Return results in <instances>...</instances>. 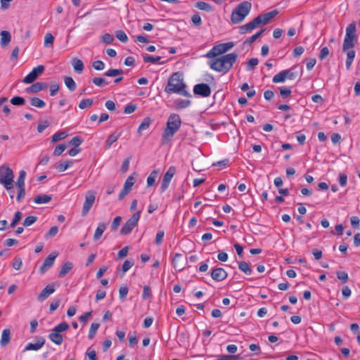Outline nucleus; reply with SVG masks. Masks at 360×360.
Listing matches in <instances>:
<instances>
[{
	"label": "nucleus",
	"instance_id": "7",
	"mask_svg": "<svg viewBox=\"0 0 360 360\" xmlns=\"http://www.w3.org/2000/svg\"><path fill=\"white\" fill-rule=\"evenodd\" d=\"M267 23L268 22L266 20L264 15L263 14H260L250 22L240 26L239 27V33L240 34H244L248 32H250L253 30L258 27L260 25H266Z\"/></svg>",
	"mask_w": 360,
	"mask_h": 360
},
{
	"label": "nucleus",
	"instance_id": "11",
	"mask_svg": "<svg viewBox=\"0 0 360 360\" xmlns=\"http://www.w3.org/2000/svg\"><path fill=\"white\" fill-rule=\"evenodd\" d=\"M96 199V192L88 191L85 195V200L82 210L81 215L86 216L92 207Z\"/></svg>",
	"mask_w": 360,
	"mask_h": 360
},
{
	"label": "nucleus",
	"instance_id": "3",
	"mask_svg": "<svg viewBox=\"0 0 360 360\" xmlns=\"http://www.w3.org/2000/svg\"><path fill=\"white\" fill-rule=\"evenodd\" d=\"M181 124L180 116L178 114L172 113L169 116L167 122V127L165 129L161 139L162 144H166L170 139L179 130Z\"/></svg>",
	"mask_w": 360,
	"mask_h": 360
},
{
	"label": "nucleus",
	"instance_id": "35",
	"mask_svg": "<svg viewBox=\"0 0 360 360\" xmlns=\"http://www.w3.org/2000/svg\"><path fill=\"white\" fill-rule=\"evenodd\" d=\"M239 269L244 272L247 275H250L252 274V269L249 265V264L245 261H242L238 264Z\"/></svg>",
	"mask_w": 360,
	"mask_h": 360
},
{
	"label": "nucleus",
	"instance_id": "27",
	"mask_svg": "<svg viewBox=\"0 0 360 360\" xmlns=\"http://www.w3.org/2000/svg\"><path fill=\"white\" fill-rule=\"evenodd\" d=\"M1 45L2 46H7L11 41V36L9 32L3 30L1 32Z\"/></svg>",
	"mask_w": 360,
	"mask_h": 360
},
{
	"label": "nucleus",
	"instance_id": "46",
	"mask_svg": "<svg viewBox=\"0 0 360 360\" xmlns=\"http://www.w3.org/2000/svg\"><path fill=\"white\" fill-rule=\"evenodd\" d=\"M72 162L71 160H68V161H66L65 162H61L60 164H58L57 166H56V169L59 171V172H64L65 170H66L68 167H70V166H72Z\"/></svg>",
	"mask_w": 360,
	"mask_h": 360
},
{
	"label": "nucleus",
	"instance_id": "54",
	"mask_svg": "<svg viewBox=\"0 0 360 360\" xmlns=\"http://www.w3.org/2000/svg\"><path fill=\"white\" fill-rule=\"evenodd\" d=\"M37 220V217L36 216H29L24 220L23 225L25 226H30L35 223Z\"/></svg>",
	"mask_w": 360,
	"mask_h": 360
},
{
	"label": "nucleus",
	"instance_id": "23",
	"mask_svg": "<svg viewBox=\"0 0 360 360\" xmlns=\"http://www.w3.org/2000/svg\"><path fill=\"white\" fill-rule=\"evenodd\" d=\"M11 341V330L8 328L3 330L0 340L1 347L6 346Z\"/></svg>",
	"mask_w": 360,
	"mask_h": 360
},
{
	"label": "nucleus",
	"instance_id": "60",
	"mask_svg": "<svg viewBox=\"0 0 360 360\" xmlns=\"http://www.w3.org/2000/svg\"><path fill=\"white\" fill-rule=\"evenodd\" d=\"M93 83L98 86H103L108 84L103 78L94 77L92 80Z\"/></svg>",
	"mask_w": 360,
	"mask_h": 360
},
{
	"label": "nucleus",
	"instance_id": "5",
	"mask_svg": "<svg viewBox=\"0 0 360 360\" xmlns=\"http://www.w3.org/2000/svg\"><path fill=\"white\" fill-rule=\"evenodd\" d=\"M357 41L356 35V25L354 22L350 23L346 28V34L344 39L342 51L343 52L353 48Z\"/></svg>",
	"mask_w": 360,
	"mask_h": 360
},
{
	"label": "nucleus",
	"instance_id": "40",
	"mask_svg": "<svg viewBox=\"0 0 360 360\" xmlns=\"http://www.w3.org/2000/svg\"><path fill=\"white\" fill-rule=\"evenodd\" d=\"M158 172L156 170H153L150 174V175L147 178V186L148 187H150V186H152L153 185H154V184L155 182V179L158 176Z\"/></svg>",
	"mask_w": 360,
	"mask_h": 360
},
{
	"label": "nucleus",
	"instance_id": "19",
	"mask_svg": "<svg viewBox=\"0 0 360 360\" xmlns=\"http://www.w3.org/2000/svg\"><path fill=\"white\" fill-rule=\"evenodd\" d=\"M123 74V70L122 69H109L104 73V76L106 77H115L120 75L119 77L115 78L114 80L115 83H119L123 79V77L122 76Z\"/></svg>",
	"mask_w": 360,
	"mask_h": 360
},
{
	"label": "nucleus",
	"instance_id": "28",
	"mask_svg": "<svg viewBox=\"0 0 360 360\" xmlns=\"http://www.w3.org/2000/svg\"><path fill=\"white\" fill-rule=\"evenodd\" d=\"M73 267L72 262H67L64 263L59 271L58 276L60 278L64 277Z\"/></svg>",
	"mask_w": 360,
	"mask_h": 360
},
{
	"label": "nucleus",
	"instance_id": "4",
	"mask_svg": "<svg viewBox=\"0 0 360 360\" xmlns=\"http://www.w3.org/2000/svg\"><path fill=\"white\" fill-rule=\"evenodd\" d=\"M252 8L250 2L245 1L239 4L232 11L231 20L233 24L241 22L250 13Z\"/></svg>",
	"mask_w": 360,
	"mask_h": 360
},
{
	"label": "nucleus",
	"instance_id": "33",
	"mask_svg": "<svg viewBox=\"0 0 360 360\" xmlns=\"http://www.w3.org/2000/svg\"><path fill=\"white\" fill-rule=\"evenodd\" d=\"M51 196L48 195H37L34 198V202L36 204H45L51 200Z\"/></svg>",
	"mask_w": 360,
	"mask_h": 360
},
{
	"label": "nucleus",
	"instance_id": "36",
	"mask_svg": "<svg viewBox=\"0 0 360 360\" xmlns=\"http://www.w3.org/2000/svg\"><path fill=\"white\" fill-rule=\"evenodd\" d=\"M265 31V29H262L260 31L257 32L252 36H251L249 39H246L244 41V44L250 45L254 41H255Z\"/></svg>",
	"mask_w": 360,
	"mask_h": 360
},
{
	"label": "nucleus",
	"instance_id": "9",
	"mask_svg": "<svg viewBox=\"0 0 360 360\" xmlns=\"http://www.w3.org/2000/svg\"><path fill=\"white\" fill-rule=\"evenodd\" d=\"M233 46L234 44L231 41L215 45L207 53L206 56L207 58H214L221 55L233 48Z\"/></svg>",
	"mask_w": 360,
	"mask_h": 360
},
{
	"label": "nucleus",
	"instance_id": "30",
	"mask_svg": "<svg viewBox=\"0 0 360 360\" xmlns=\"http://www.w3.org/2000/svg\"><path fill=\"white\" fill-rule=\"evenodd\" d=\"M345 53H347V59H346V68L347 70H349L351 65L354 60L355 57V51L354 50H347Z\"/></svg>",
	"mask_w": 360,
	"mask_h": 360
},
{
	"label": "nucleus",
	"instance_id": "52",
	"mask_svg": "<svg viewBox=\"0 0 360 360\" xmlns=\"http://www.w3.org/2000/svg\"><path fill=\"white\" fill-rule=\"evenodd\" d=\"M58 232V228L56 226H52L50 230L46 233L45 238L49 239L55 236Z\"/></svg>",
	"mask_w": 360,
	"mask_h": 360
},
{
	"label": "nucleus",
	"instance_id": "62",
	"mask_svg": "<svg viewBox=\"0 0 360 360\" xmlns=\"http://www.w3.org/2000/svg\"><path fill=\"white\" fill-rule=\"evenodd\" d=\"M22 218V213L20 211H18L15 213L14 217L13 219V221L11 224V227H15L17 224V223Z\"/></svg>",
	"mask_w": 360,
	"mask_h": 360
},
{
	"label": "nucleus",
	"instance_id": "31",
	"mask_svg": "<svg viewBox=\"0 0 360 360\" xmlns=\"http://www.w3.org/2000/svg\"><path fill=\"white\" fill-rule=\"evenodd\" d=\"M30 101L32 106L38 108H43L46 106V103L38 97H32Z\"/></svg>",
	"mask_w": 360,
	"mask_h": 360
},
{
	"label": "nucleus",
	"instance_id": "56",
	"mask_svg": "<svg viewBox=\"0 0 360 360\" xmlns=\"http://www.w3.org/2000/svg\"><path fill=\"white\" fill-rule=\"evenodd\" d=\"M134 262L133 260L127 259L124 262L122 266V272L126 273L133 265Z\"/></svg>",
	"mask_w": 360,
	"mask_h": 360
},
{
	"label": "nucleus",
	"instance_id": "32",
	"mask_svg": "<svg viewBox=\"0 0 360 360\" xmlns=\"http://www.w3.org/2000/svg\"><path fill=\"white\" fill-rule=\"evenodd\" d=\"M195 7L198 8L199 10L207 11V12H211L212 11L213 8L212 5L210 4L205 2V1H198L195 4Z\"/></svg>",
	"mask_w": 360,
	"mask_h": 360
},
{
	"label": "nucleus",
	"instance_id": "44",
	"mask_svg": "<svg viewBox=\"0 0 360 360\" xmlns=\"http://www.w3.org/2000/svg\"><path fill=\"white\" fill-rule=\"evenodd\" d=\"M69 328V325L66 322H62L58 325L56 326L53 328V331H56L58 333H61L66 331Z\"/></svg>",
	"mask_w": 360,
	"mask_h": 360
},
{
	"label": "nucleus",
	"instance_id": "43",
	"mask_svg": "<svg viewBox=\"0 0 360 360\" xmlns=\"http://www.w3.org/2000/svg\"><path fill=\"white\" fill-rule=\"evenodd\" d=\"M93 100L91 98L82 99L79 103L80 109H84L91 107L93 105Z\"/></svg>",
	"mask_w": 360,
	"mask_h": 360
},
{
	"label": "nucleus",
	"instance_id": "16",
	"mask_svg": "<svg viewBox=\"0 0 360 360\" xmlns=\"http://www.w3.org/2000/svg\"><path fill=\"white\" fill-rule=\"evenodd\" d=\"M228 276L225 269L221 267H214L210 271L211 278L217 282L222 281L226 278Z\"/></svg>",
	"mask_w": 360,
	"mask_h": 360
},
{
	"label": "nucleus",
	"instance_id": "14",
	"mask_svg": "<svg viewBox=\"0 0 360 360\" xmlns=\"http://www.w3.org/2000/svg\"><path fill=\"white\" fill-rule=\"evenodd\" d=\"M58 255V253L57 252H52L48 255L39 269V271L41 274H44L49 268L53 265L55 259Z\"/></svg>",
	"mask_w": 360,
	"mask_h": 360
},
{
	"label": "nucleus",
	"instance_id": "55",
	"mask_svg": "<svg viewBox=\"0 0 360 360\" xmlns=\"http://www.w3.org/2000/svg\"><path fill=\"white\" fill-rule=\"evenodd\" d=\"M216 360H242L239 355H222Z\"/></svg>",
	"mask_w": 360,
	"mask_h": 360
},
{
	"label": "nucleus",
	"instance_id": "45",
	"mask_svg": "<svg viewBox=\"0 0 360 360\" xmlns=\"http://www.w3.org/2000/svg\"><path fill=\"white\" fill-rule=\"evenodd\" d=\"M11 103L14 105H23L25 103V99L21 96H14L11 99Z\"/></svg>",
	"mask_w": 360,
	"mask_h": 360
},
{
	"label": "nucleus",
	"instance_id": "58",
	"mask_svg": "<svg viewBox=\"0 0 360 360\" xmlns=\"http://www.w3.org/2000/svg\"><path fill=\"white\" fill-rule=\"evenodd\" d=\"M113 40V37L109 33H105L101 37V41L106 44H111Z\"/></svg>",
	"mask_w": 360,
	"mask_h": 360
},
{
	"label": "nucleus",
	"instance_id": "64",
	"mask_svg": "<svg viewBox=\"0 0 360 360\" xmlns=\"http://www.w3.org/2000/svg\"><path fill=\"white\" fill-rule=\"evenodd\" d=\"M121 221L122 218L120 216H117L114 219L111 224L112 231H116L118 229L119 226L120 225Z\"/></svg>",
	"mask_w": 360,
	"mask_h": 360
},
{
	"label": "nucleus",
	"instance_id": "37",
	"mask_svg": "<svg viewBox=\"0 0 360 360\" xmlns=\"http://www.w3.org/2000/svg\"><path fill=\"white\" fill-rule=\"evenodd\" d=\"M99 326H100V324L98 323H91L90 328H89V335H88V338L89 339H93L95 337Z\"/></svg>",
	"mask_w": 360,
	"mask_h": 360
},
{
	"label": "nucleus",
	"instance_id": "42",
	"mask_svg": "<svg viewBox=\"0 0 360 360\" xmlns=\"http://www.w3.org/2000/svg\"><path fill=\"white\" fill-rule=\"evenodd\" d=\"M280 95L283 98H286L291 94V88L289 86L279 87Z\"/></svg>",
	"mask_w": 360,
	"mask_h": 360
},
{
	"label": "nucleus",
	"instance_id": "15",
	"mask_svg": "<svg viewBox=\"0 0 360 360\" xmlns=\"http://www.w3.org/2000/svg\"><path fill=\"white\" fill-rule=\"evenodd\" d=\"M193 93L202 97H208L211 94V89L207 84L200 83L194 86Z\"/></svg>",
	"mask_w": 360,
	"mask_h": 360
},
{
	"label": "nucleus",
	"instance_id": "48",
	"mask_svg": "<svg viewBox=\"0 0 360 360\" xmlns=\"http://www.w3.org/2000/svg\"><path fill=\"white\" fill-rule=\"evenodd\" d=\"M54 41V37L52 34L46 33L44 37V46L49 47L53 45Z\"/></svg>",
	"mask_w": 360,
	"mask_h": 360
},
{
	"label": "nucleus",
	"instance_id": "26",
	"mask_svg": "<svg viewBox=\"0 0 360 360\" xmlns=\"http://www.w3.org/2000/svg\"><path fill=\"white\" fill-rule=\"evenodd\" d=\"M106 224L99 223L94 235V240H98L106 229Z\"/></svg>",
	"mask_w": 360,
	"mask_h": 360
},
{
	"label": "nucleus",
	"instance_id": "47",
	"mask_svg": "<svg viewBox=\"0 0 360 360\" xmlns=\"http://www.w3.org/2000/svg\"><path fill=\"white\" fill-rule=\"evenodd\" d=\"M161 58H162L161 56L153 57V56H150V55H146V56H143L144 62H146V63H158V62H160Z\"/></svg>",
	"mask_w": 360,
	"mask_h": 360
},
{
	"label": "nucleus",
	"instance_id": "49",
	"mask_svg": "<svg viewBox=\"0 0 360 360\" xmlns=\"http://www.w3.org/2000/svg\"><path fill=\"white\" fill-rule=\"evenodd\" d=\"M134 184V178L132 176H128V178L126 179L124 184V188L128 191H131L133 185Z\"/></svg>",
	"mask_w": 360,
	"mask_h": 360
},
{
	"label": "nucleus",
	"instance_id": "25",
	"mask_svg": "<svg viewBox=\"0 0 360 360\" xmlns=\"http://www.w3.org/2000/svg\"><path fill=\"white\" fill-rule=\"evenodd\" d=\"M71 63H72V65L73 66L74 70L76 72H77V73H82V72L84 66L83 62L80 59H78L77 58H74L72 60Z\"/></svg>",
	"mask_w": 360,
	"mask_h": 360
},
{
	"label": "nucleus",
	"instance_id": "39",
	"mask_svg": "<svg viewBox=\"0 0 360 360\" xmlns=\"http://www.w3.org/2000/svg\"><path fill=\"white\" fill-rule=\"evenodd\" d=\"M191 102L190 100H178L176 103V109H184L190 106Z\"/></svg>",
	"mask_w": 360,
	"mask_h": 360
},
{
	"label": "nucleus",
	"instance_id": "41",
	"mask_svg": "<svg viewBox=\"0 0 360 360\" xmlns=\"http://www.w3.org/2000/svg\"><path fill=\"white\" fill-rule=\"evenodd\" d=\"M65 84L66 86L69 89L70 91H75L76 89V83L74 81V79L70 77H65Z\"/></svg>",
	"mask_w": 360,
	"mask_h": 360
},
{
	"label": "nucleus",
	"instance_id": "53",
	"mask_svg": "<svg viewBox=\"0 0 360 360\" xmlns=\"http://www.w3.org/2000/svg\"><path fill=\"white\" fill-rule=\"evenodd\" d=\"M259 60L256 58H252L248 62L247 70H252L258 65Z\"/></svg>",
	"mask_w": 360,
	"mask_h": 360
},
{
	"label": "nucleus",
	"instance_id": "51",
	"mask_svg": "<svg viewBox=\"0 0 360 360\" xmlns=\"http://www.w3.org/2000/svg\"><path fill=\"white\" fill-rule=\"evenodd\" d=\"M83 142V139H81L79 136H74L70 141L69 145L74 146V147L78 148L82 143Z\"/></svg>",
	"mask_w": 360,
	"mask_h": 360
},
{
	"label": "nucleus",
	"instance_id": "22",
	"mask_svg": "<svg viewBox=\"0 0 360 360\" xmlns=\"http://www.w3.org/2000/svg\"><path fill=\"white\" fill-rule=\"evenodd\" d=\"M120 136L121 132L119 131H114L113 133L110 134L105 143V149H109L111 147L112 144L117 141Z\"/></svg>",
	"mask_w": 360,
	"mask_h": 360
},
{
	"label": "nucleus",
	"instance_id": "17",
	"mask_svg": "<svg viewBox=\"0 0 360 360\" xmlns=\"http://www.w3.org/2000/svg\"><path fill=\"white\" fill-rule=\"evenodd\" d=\"M55 285L53 283L47 285L37 296V300L42 302L48 298L55 292Z\"/></svg>",
	"mask_w": 360,
	"mask_h": 360
},
{
	"label": "nucleus",
	"instance_id": "21",
	"mask_svg": "<svg viewBox=\"0 0 360 360\" xmlns=\"http://www.w3.org/2000/svg\"><path fill=\"white\" fill-rule=\"evenodd\" d=\"M183 259V256L180 253H176L172 259V264L174 268L179 271H182L184 269V266L181 263V260Z\"/></svg>",
	"mask_w": 360,
	"mask_h": 360
},
{
	"label": "nucleus",
	"instance_id": "61",
	"mask_svg": "<svg viewBox=\"0 0 360 360\" xmlns=\"http://www.w3.org/2000/svg\"><path fill=\"white\" fill-rule=\"evenodd\" d=\"M278 13V10L275 9L270 12L264 13L266 20L269 22L272 18H274Z\"/></svg>",
	"mask_w": 360,
	"mask_h": 360
},
{
	"label": "nucleus",
	"instance_id": "2",
	"mask_svg": "<svg viewBox=\"0 0 360 360\" xmlns=\"http://www.w3.org/2000/svg\"><path fill=\"white\" fill-rule=\"evenodd\" d=\"M237 58V53H228L212 60L210 65L212 70L217 72L226 73L232 68Z\"/></svg>",
	"mask_w": 360,
	"mask_h": 360
},
{
	"label": "nucleus",
	"instance_id": "12",
	"mask_svg": "<svg viewBox=\"0 0 360 360\" xmlns=\"http://www.w3.org/2000/svg\"><path fill=\"white\" fill-rule=\"evenodd\" d=\"M176 173V168L173 166L169 167L165 174L160 186V192L164 193L169 187L171 180Z\"/></svg>",
	"mask_w": 360,
	"mask_h": 360
},
{
	"label": "nucleus",
	"instance_id": "34",
	"mask_svg": "<svg viewBox=\"0 0 360 360\" xmlns=\"http://www.w3.org/2000/svg\"><path fill=\"white\" fill-rule=\"evenodd\" d=\"M26 176V172L25 170H20L19 172V176L18 177L17 181L15 182V185L17 188L25 187V180Z\"/></svg>",
	"mask_w": 360,
	"mask_h": 360
},
{
	"label": "nucleus",
	"instance_id": "29",
	"mask_svg": "<svg viewBox=\"0 0 360 360\" xmlns=\"http://www.w3.org/2000/svg\"><path fill=\"white\" fill-rule=\"evenodd\" d=\"M151 122H152V120L149 117L144 118L143 122L139 126L137 132L139 134H141L143 131L146 130L147 129L149 128Z\"/></svg>",
	"mask_w": 360,
	"mask_h": 360
},
{
	"label": "nucleus",
	"instance_id": "6",
	"mask_svg": "<svg viewBox=\"0 0 360 360\" xmlns=\"http://www.w3.org/2000/svg\"><path fill=\"white\" fill-rule=\"evenodd\" d=\"M14 174L13 170L6 165L0 167V184L9 191L13 187Z\"/></svg>",
	"mask_w": 360,
	"mask_h": 360
},
{
	"label": "nucleus",
	"instance_id": "13",
	"mask_svg": "<svg viewBox=\"0 0 360 360\" xmlns=\"http://www.w3.org/2000/svg\"><path fill=\"white\" fill-rule=\"evenodd\" d=\"M44 71V66L39 65L34 68L32 70L22 79V82L25 84L32 83Z\"/></svg>",
	"mask_w": 360,
	"mask_h": 360
},
{
	"label": "nucleus",
	"instance_id": "18",
	"mask_svg": "<svg viewBox=\"0 0 360 360\" xmlns=\"http://www.w3.org/2000/svg\"><path fill=\"white\" fill-rule=\"evenodd\" d=\"M37 342L36 343H28L24 349V351L29 350H34L37 351L41 349L45 343V338L44 337L39 336L36 338Z\"/></svg>",
	"mask_w": 360,
	"mask_h": 360
},
{
	"label": "nucleus",
	"instance_id": "50",
	"mask_svg": "<svg viewBox=\"0 0 360 360\" xmlns=\"http://www.w3.org/2000/svg\"><path fill=\"white\" fill-rule=\"evenodd\" d=\"M116 37L123 43H126L128 41V37L122 30H118L116 32Z\"/></svg>",
	"mask_w": 360,
	"mask_h": 360
},
{
	"label": "nucleus",
	"instance_id": "1",
	"mask_svg": "<svg viewBox=\"0 0 360 360\" xmlns=\"http://www.w3.org/2000/svg\"><path fill=\"white\" fill-rule=\"evenodd\" d=\"M186 85L184 82L181 75L179 72L173 73L168 79L165 88L167 94H177L186 97H191V95L186 90Z\"/></svg>",
	"mask_w": 360,
	"mask_h": 360
},
{
	"label": "nucleus",
	"instance_id": "38",
	"mask_svg": "<svg viewBox=\"0 0 360 360\" xmlns=\"http://www.w3.org/2000/svg\"><path fill=\"white\" fill-rule=\"evenodd\" d=\"M67 136L68 134L65 131L56 132L51 136V142L55 143L60 140L64 139L67 137Z\"/></svg>",
	"mask_w": 360,
	"mask_h": 360
},
{
	"label": "nucleus",
	"instance_id": "20",
	"mask_svg": "<svg viewBox=\"0 0 360 360\" xmlns=\"http://www.w3.org/2000/svg\"><path fill=\"white\" fill-rule=\"evenodd\" d=\"M48 84L44 82H36L32 84L30 87L26 89V91L27 93H38L46 88H47Z\"/></svg>",
	"mask_w": 360,
	"mask_h": 360
},
{
	"label": "nucleus",
	"instance_id": "57",
	"mask_svg": "<svg viewBox=\"0 0 360 360\" xmlns=\"http://www.w3.org/2000/svg\"><path fill=\"white\" fill-rule=\"evenodd\" d=\"M66 148V146L65 144H58L53 151V155L59 156L61 155Z\"/></svg>",
	"mask_w": 360,
	"mask_h": 360
},
{
	"label": "nucleus",
	"instance_id": "24",
	"mask_svg": "<svg viewBox=\"0 0 360 360\" xmlns=\"http://www.w3.org/2000/svg\"><path fill=\"white\" fill-rule=\"evenodd\" d=\"M49 338L57 345H60L63 342V338L60 333L53 331L49 335Z\"/></svg>",
	"mask_w": 360,
	"mask_h": 360
},
{
	"label": "nucleus",
	"instance_id": "8",
	"mask_svg": "<svg viewBox=\"0 0 360 360\" xmlns=\"http://www.w3.org/2000/svg\"><path fill=\"white\" fill-rule=\"evenodd\" d=\"M297 68V65H293L290 68L284 70L275 75L272 79L273 82L281 83L283 82L286 79L289 80L295 79L299 75L298 72L295 70Z\"/></svg>",
	"mask_w": 360,
	"mask_h": 360
},
{
	"label": "nucleus",
	"instance_id": "63",
	"mask_svg": "<svg viewBox=\"0 0 360 360\" xmlns=\"http://www.w3.org/2000/svg\"><path fill=\"white\" fill-rule=\"evenodd\" d=\"M151 297V290L148 285H145L143 289L142 297L143 300H148Z\"/></svg>",
	"mask_w": 360,
	"mask_h": 360
},
{
	"label": "nucleus",
	"instance_id": "10",
	"mask_svg": "<svg viewBox=\"0 0 360 360\" xmlns=\"http://www.w3.org/2000/svg\"><path fill=\"white\" fill-rule=\"evenodd\" d=\"M140 218V212L134 213L123 225L120 230L121 235H127L131 232L137 225Z\"/></svg>",
	"mask_w": 360,
	"mask_h": 360
},
{
	"label": "nucleus",
	"instance_id": "59",
	"mask_svg": "<svg viewBox=\"0 0 360 360\" xmlns=\"http://www.w3.org/2000/svg\"><path fill=\"white\" fill-rule=\"evenodd\" d=\"M350 222H351V226L354 229H359V226H360V219L358 217L356 216H352L350 219Z\"/></svg>",
	"mask_w": 360,
	"mask_h": 360
}]
</instances>
